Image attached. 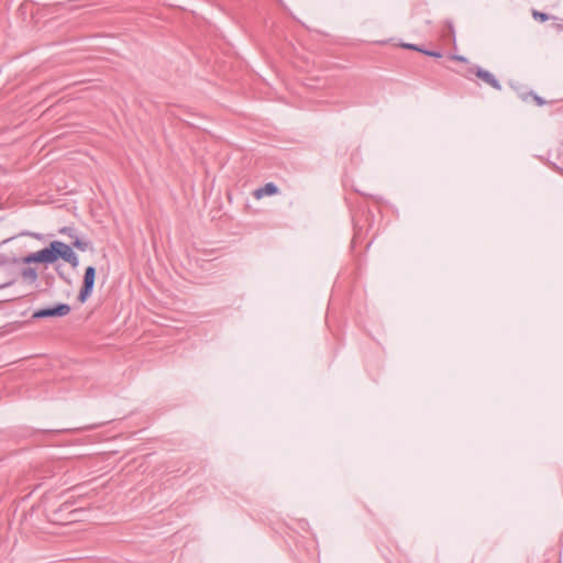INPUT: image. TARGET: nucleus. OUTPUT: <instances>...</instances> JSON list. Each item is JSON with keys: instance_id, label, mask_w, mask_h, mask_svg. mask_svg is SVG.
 <instances>
[{"instance_id": "nucleus-3", "label": "nucleus", "mask_w": 563, "mask_h": 563, "mask_svg": "<svg viewBox=\"0 0 563 563\" xmlns=\"http://www.w3.org/2000/svg\"><path fill=\"white\" fill-rule=\"evenodd\" d=\"M22 263L26 264V265H30L33 263H42L45 265L54 264L53 257H52V252H51V245H48L37 252L27 254L26 256H24L22 258Z\"/></svg>"}, {"instance_id": "nucleus-4", "label": "nucleus", "mask_w": 563, "mask_h": 563, "mask_svg": "<svg viewBox=\"0 0 563 563\" xmlns=\"http://www.w3.org/2000/svg\"><path fill=\"white\" fill-rule=\"evenodd\" d=\"M49 245L54 263L59 258L67 262V260L75 253L70 245L62 241H52Z\"/></svg>"}, {"instance_id": "nucleus-15", "label": "nucleus", "mask_w": 563, "mask_h": 563, "mask_svg": "<svg viewBox=\"0 0 563 563\" xmlns=\"http://www.w3.org/2000/svg\"><path fill=\"white\" fill-rule=\"evenodd\" d=\"M56 273H57L58 277H59L60 279H63L65 283H67V284H70V283H71V280H70L69 278H67V277H66V275L64 274V272H62V271L59 269V267H56Z\"/></svg>"}, {"instance_id": "nucleus-1", "label": "nucleus", "mask_w": 563, "mask_h": 563, "mask_svg": "<svg viewBox=\"0 0 563 563\" xmlns=\"http://www.w3.org/2000/svg\"><path fill=\"white\" fill-rule=\"evenodd\" d=\"M95 280H96V267L95 266H88L85 269L82 285L80 288V291L77 296V300L80 303H84L87 301V299L91 296L95 287Z\"/></svg>"}, {"instance_id": "nucleus-17", "label": "nucleus", "mask_w": 563, "mask_h": 563, "mask_svg": "<svg viewBox=\"0 0 563 563\" xmlns=\"http://www.w3.org/2000/svg\"><path fill=\"white\" fill-rule=\"evenodd\" d=\"M22 235H29V236L35 238L37 240L42 239V234H40V233L26 232V233H22Z\"/></svg>"}, {"instance_id": "nucleus-13", "label": "nucleus", "mask_w": 563, "mask_h": 563, "mask_svg": "<svg viewBox=\"0 0 563 563\" xmlns=\"http://www.w3.org/2000/svg\"><path fill=\"white\" fill-rule=\"evenodd\" d=\"M67 263H69L74 268H76L78 265H79V258L78 256L74 253L68 260H67Z\"/></svg>"}, {"instance_id": "nucleus-10", "label": "nucleus", "mask_w": 563, "mask_h": 563, "mask_svg": "<svg viewBox=\"0 0 563 563\" xmlns=\"http://www.w3.org/2000/svg\"><path fill=\"white\" fill-rule=\"evenodd\" d=\"M422 54H424L427 56L435 57V58L442 57V53L440 51H430V49L422 48Z\"/></svg>"}, {"instance_id": "nucleus-12", "label": "nucleus", "mask_w": 563, "mask_h": 563, "mask_svg": "<svg viewBox=\"0 0 563 563\" xmlns=\"http://www.w3.org/2000/svg\"><path fill=\"white\" fill-rule=\"evenodd\" d=\"M59 232H60L62 234H66V235H68V236H70V238H75V236H76V235H75V229H74V228H70V227H64V228H62V229L59 230Z\"/></svg>"}, {"instance_id": "nucleus-14", "label": "nucleus", "mask_w": 563, "mask_h": 563, "mask_svg": "<svg viewBox=\"0 0 563 563\" xmlns=\"http://www.w3.org/2000/svg\"><path fill=\"white\" fill-rule=\"evenodd\" d=\"M531 96L533 97V100L536 101V103L538 106L541 107V106L545 104V100L542 97H540V96H538V95H536L533 92H531Z\"/></svg>"}, {"instance_id": "nucleus-2", "label": "nucleus", "mask_w": 563, "mask_h": 563, "mask_svg": "<svg viewBox=\"0 0 563 563\" xmlns=\"http://www.w3.org/2000/svg\"><path fill=\"white\" fill-rule=\"evenodd\" d=\"M71 308L68 303L59 302L54 307H46L37 309L33 312V319H44V318H59L65 317L70 312Z\"/></svg>"}, {"instance_id": "nucleus-6", "label": "nucleus", "mask_w": 563, "mask_h": 563, "mask_svg": "<svg viewBox=\"0 0 563 563\" xmlns=\"http://www.w3.org/2000/svg\"><path fill=\"white\" fill-rule=\"evenodd\" d=\"M20 275H21L22 279L29 284L36 283V280L38 278L36 268L30 267V266L22 268L20 272Z\"/></svg>"}, {"instance_id": "nucleus-9", "label": "nucleus", "mask_w": 563, "mask_h": 563, "mask_svg": "<svg viewBox=\"0 0 563 563\" xmlns=\"http://www.w3.org/2000/svg\"><path fill=\"white\" fill-rule=\"evenodd\" d=\"M532 15L536 20H539L541 22H545L549 20V15L544 12L533 11Z\"/></svg>"}, {"instance_id": "nucleus-19", "label": "nucleus", "mask_w": 563, "mask_h": 563, "mask_svg": "<svg viewBox=\"0 0 563 563\" xmlns=\"http://www.w3.org/2000/svg\"><path fill=\"white\" fill-rule=\"evenodd\" d=\"M556 169H558L560 173H563V168H561V167H556Z\"/></svg>"}, {"instance_id": "nucleus-11", "label": "nucleus", "mask_w": 563, "mask_h": 563, "mask_svg": "<svg viewBox=\"0 0 563 563\" xmlns=\"http://www.w3.org/2000/svg\"><path fill=\"white\" fill-rule=\"evenodd\" d=\"M404 48H407V49H411V51H417V52H420L422 53V48L421 46L417 45V44H411V43H404L401 45Z\"/></svg>"}, {"instance_id": "nucleus-16", "label": "nucleus", "mask_w": 563, "mask_h": 563, "mask_svg": "<svg viewBox=\"0 0 563 563\" xmlns=\"http://www.w3.org/2000/svg\"><path fill=\"white\" fill-rule=\"evenodd\" d=\"M446 25H448V30H449L450 34L453 35V37H454L455 32H454V26H453L452 21H446Z\"/></svg>"}, {"instance_id": "nucleus-18", "label": "nucleus", "mask_w": 563, "mask_h": 563, "mask_svg": "<svg viewBox=\"0 0 563 563\" xmlns=\"http://www.w3.org/2000/svg\"><path fill=\"white\" fill-rule=\"evenodd\" d=\"M453 59H456L459 62H466V58L464 56H460V55H454Z\"/></svg>"}, {"instance_id": "nucleus-7", "label": "nucleus", "mask_w": 563, "mask_h": 563, "mask_svg": "<svg viewBox=\"0 0 563 563\" xmlns=\"http://www.w3.org/2000/svg\"><path fill=\"white\" fill-rule=\"evenodd\" d=\"M278 192V187L274 183H267L255 191V196L261 198L263 196H273Z\"/></svg>"}, {"instance_id": "nucleus-5", "label": "nucleus", "mask_w": 563, "mask_h": 563, "mask_svg": "<svg viewBox=\"0 0 563 563\" xmlns=\"http://www.w3.org/2000/svg\"><path fill=\"white\" fill-rule=\"evenodd\" d=\"M470 74H474L478 79H481L486 85L490 86L496 90H501V85L498 79L490 71L479 67L473 66L468 69Z\"/></svg>"}, {"instance_id": "nucleus-8", "label": "nucleus", "mask_w": 563, "mask_h": 563, "mask_svg": "<svg viewBox=\"0 0 563 563\" xmlns=\"http://www.w3.org/2000/svg\"><path fill=\"white\" fill-rule=\"evenodd\" d=\"M75 240L73 241V246L76 247L77 250L79 251H87L88 249H90L91 246V243L89 241H84L81 239H79L78 236H75L74 238Z\"/></svg>"}]
</instances>
